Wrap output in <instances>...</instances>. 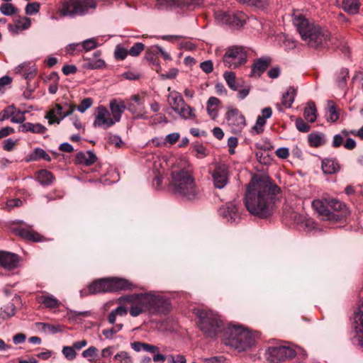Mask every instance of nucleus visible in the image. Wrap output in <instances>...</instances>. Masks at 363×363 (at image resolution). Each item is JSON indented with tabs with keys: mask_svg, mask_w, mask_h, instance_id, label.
<instances>
[{
	"mask_svg": "<svg viewBox=\"0 0 363 363\" xmlns=\"http://www.w3.org/2000/svg\"><path fill=\"white\" fill-rule=\"evenodd\" d=\"M280 189L267 178H252L247 186L245 203L248 211L261 218L269 216L274 208Z\"/></svg>",
	"mask_w": 363,
	"mask_h": 363,
	"instance_id": "1",
	"label": "nucleus"
},
{
	"mask_svg": "<svg viewBox=\"0 0 363 363\" xmlns=\"http://www.w3.org/2000/svg\"><path fill=\"white\" fill-rule=\"evenodd\" d=\"M169 189L176 196L185 201L199 199L201 190L196 182L194 168L185 160H180L170 175Z\"/></svg>",
	"mask_w": 363,
	"mask_h": 363,
	"instance_id": "2",
	"label": "nucleus"
},
{
	"mask_svg": "<svg viewBox=\"0 0 363 363\" xmlns=\"http://www.w3.org/2000/svg\"><path fill=\"white\" fill-rule=\"evenodd\" d=\"M292 22L302 40L310 48L318 50L328 48L335 45V38L331 36L328 29L306 18L299 11L294 12Z\"/></svg>",
	"mask_w": 363,
	"mask_h": 363,
	"instance_id": "3",
	"label": "nucleus"
},
{
	"mask_svg": "<svg viewBox=\"0 0 363 363\" xmlns=\"http://www.w3.org/2000/svg\"><path fill=\"white\" fill-rule=\"evenodd\" d=\"M198 321L197 325L203 334L208 338L216 339L218 334L223 333L224 322L221 316L216 311L203 308L194 309Z\"/></svg>",
	"mask_w": 363,
	"mask_h": 363,
	"instance_id": "4",
	"label": "nucleus"
},
{
	"mask_svg": "<svg viewBox=\"0 0 363 363\" xmlns=\"http://www.w3.org/2000/svg\"><path fill=\"white\" fill-rule=\"evenodd\" d=\"M223 342L238 352L249 350L255 344V335L242 326H228L221 336Z\"/></svg>",
	"mask_w": 363,
	"mask_h": 363,
	"instance_id": "5",
	"label": "nucleus"
},
{
	"mask_svg": "<svg viewBox=\"0 0 363 363\" xmlns=\"http://www.w3.org/2000/svg\"><path fill=\"white\" fill-rule=\"evenodd\" d=\"M96 8V3L94 0H64L57 12L61 17L74 18L84 16Z\"/></svg>",
	"mask_w": 363,
	"mask_h": 363,
	"instance_id": "6",
	"label": "nucleus"
},
{
	"mask_svg": "<svg viewBox=\"0 0 363 363\" xmlns=\"http://www.w3.org/2000/svg\"><path fill=\"white\" fill-rule=\"evenodd\" d=\"M118 301L120 303L130 305L129 313L133 317H138L146 312L149 313L147 293L123 296L119 298Z\"/></svg>",
	"mask_w": 363,
	"mask_h": 363,
	"instance_id": "7",
	"label": "nucleus"
},
{
	"mask_svg": "<svg viewBox=\"0 0 363 363\" xmlns=\"http://www.w3.org/2000/svg\"><path fill=\"white\" fill-rule=\"evenodd\" d=\"M215 18L220 24L238 28L242 26L247 19L246 15L242 11H223L218 10L215 12Z\"/></svg>",
	"mask_w": 363,
	"mask_h": 363,
	"instance_id": "8",
	"label": "nucleus"
},
{
	"mask_svg": "<svg viewBox=\"0 0 363 363\" xmlns=\"http://www.w3.org/2000/svg\"><path fill=\"white\" fill-rule=\"evenodd\" d=\"M296 351L291 347L279 345L270 347L266 351V358L271 363H280L296 356Z\"/></svg>",
	"mask_w": 363,
	"mask_h": 363,
	"instance_id": "9",
	"label": "nucleus"
},
{
	"mask_svg": "<svg viewBox=\"0 0 363 363\" xmlns=\"http://www.w3.org/2000/svg\"><path fill=\"white\" fill-rule=\"evenodd\" d=\"M225 67L235 69L247 61V52L242 47L233 46L229 48L223 57Z\"/></svg>",
	"mask_w": 363,
	"mask_h": 363,
	"instance_id": "10",
	"label": "nucleus"
},
{
	"mask_svg": "<svg viewBox=\"0 0 363 363\" xmlns=\"http://www.w3.org/2000/svg\"><path fill=\"white\" fill-rule=\"evenodd\" d=\"M208 173L211 176L212 182L216 189H222L229 182V168L225 163H216L212 168L209 169Z\"/></svg>",
	"mask_w": 363,
	"mask_h": 363,
	"instance_id": "11",
	"label": "nucleus"
},
{
	"mask_svg": "<svg viewBox=\"0 0 363 363\" xmlns=\"http://www.w3.org/2000/svg\"><path fill=\"white\" fill-rule=\"evenodd\" d=\"M147 298L150 314H165L169 311L170 304L168 299L164 296L150 291L147 293Z\"/></svg>",
	"mask_w": 363,
	"mask_h": 363,
	"instance_id": "12",
	"label": "nucleus"
},
{
	"mask_svg": "<svg viewBox=\"0 0 363 363\" xmlns=\"http://www.w3.org/2000/svg\"><path fill=\"white\" fill-rule=\"evenodd\" d=\"M226 119L232 131L235 133L240 132L245 125V116L236 108H232L227 112Z\"/></svg>",
	"mask_w": 363,
	"mask_h": 363,
	"instance_id": "13",
	"label": "nucleus"
},
{
	"mask_svg": "<svg viewBox=\"0 0 363 363\" xmlns=\"http://www.w3.org/2000/svg\"><path fill=\"white\" fill-rule=\"evenodd\" d=\"M111 113L104 106H100L96 109L95 119L93 123L94 127H99L104 129L110 128L114 125V121L111 120Z\"/></svg>",
	"mask_w": 363,
	"mask_h": 363,
	"instance_id": "14",
	"label": "nucleus"
},
{
	"mask_svg": "<svg viewBox=\"0 0 363 363\" xmlns=\"http://www.w3.org/2000/svg\"><path fill=\"white\" fill-rule=\"evenodd\" d=\"M219 215L229 223H236L240 218V214L235 202H228L218 210Z\"/></svg>",
	"mask_w": 363,
	"mask_h": 363,
	"instance_id": "15",
	"label": "nucleus"
},
{
	"mask_svg": "<svg viewBox=\"0 0 363 363\" xmlns=\"http://www.w3.org/2000/svg\"><path fill=\"white\" fill-rule=\"evenodd\" d=\"M105 292H111L109 278H104L92 282L88 286L87 291L82 290L80 294L82 296H84L89 294Z\"/></svg>",
	"mask_w": 363,
	"mask_h": 363,
	"instance_id": "16",
	"label": "nucleus"
},
{
	"mask_svg": "<svg viewBox=\"0 0 363 363\" xmlns=\"http://www.w3.org/2000/svg\"><path fill=\"white\" fill-rule=\"evenodd\" d=\"M21 259L17 254L0 251V266L6 270H13L19 266Z\"/></svg>",
	"mask_w": 363,
	"mask_h": 363,
	"instance_id": "17",
	"label": "nucleus"
},
{
	"mask_svg": "<svg viewBox=\"0 0 363 363\" xmlns=\"http://www.w3.org/2000/svg\"><path fill=\"white\" fill-rule=\"evenodd\" d=\"M354 328L357 333L354 340L363 348V301L354 315Z\"/></svg>",
	"mask_w": 363,
	"mask_h": 363,
	"instance_id": "18",
	"label": "nucleus"
},
{
	"mask_svg": "<svg viewBox=\"0 0 363 363\" xmlns=\"http://www.w3.org/2000/svg\"><path fill=\"white\" fill-rule=\"evenodd\" d=\"M328 206L333 210V211L331 212L332 214L335 216L334 219H330L332 221L340 220L350 214V211L346 204L338 200L331 199L328 202Z\"/></svg>",
	"mask_w": 363,
	"mask_h": 363,
	"instance_id": "19",
	"label": "nucleus"
},
{
	"mask_svg": "<svg viewBox=\"0 0 363 363\" xmlns=\"http://www.w3.org/2000/svg\"><path fill=\"white\" fill-rule=\"evenodd\" d=\"M16 233L21 238L32 241V242H43L44 241L43 237L38 233L35 231L32 226L19 227L16 229Z\"/></svg>",
	"mask_w": 363,
	"mask_h": 363,
	"instance_id": "20",
	"label": "nucleus"
},
{
	"mask_svg": "<svg viewBox=\"0 0 363 363\" xmlns=\"http://www.w3.org/2000/svg\"><path fill=\"white\" fill-rule=\"evenodd\" d=\"M109 108L111 115L112 116L111 120L114 121V124L121 121L122 113L126 109V106L123 101H118L113 99L109 103Z\"/></svg>",
	"mask_w": 363,
	"mask_h": 363,
	"instance_id": "21",
	"label": "nucleus"
},
{
	"mask_svg": "<svg viewBox=\"0 0 363 363\" xmlns=\"http://www.w3.org/2000/svg\"><path fill=\"white\" fill-rule=\"evenodd\" d=\"M110 279L111 292L121 290H133L135 285L128 279L111 277Z\"/></svg>",
	"mask_w": 363,
	"mask_h": 363,
	"instance_id": "22",
	"label": "nucleus"
},
{
	"mask_svg": "<svg viewBox=\"0 0 363 363\" xmlns=\"http://www.w3.org/2000/svg\"><path fill=\"white\" fill-rule=\"evenodd\" d=\"M63 107L59 104H56L45 114V118L48 121L49 125L60 124L64 119Z\"/></svg>",
	"mask_w": 363,
	"mask_h": 363,
	"instance_id": "23",
	"label": "nucleus"
},
{
	"mask_svg": "<svg viewBox=\"0 0 363 363\" xmlns=\"http://www.w3.org/2000/svg\"><path fill=\"white\" fill-rule=\"evenodd\" d=\"M270 57H261L253 63L250 77H259L271 63Z\"/></svg>",
	"mask_w": 363,
	"mask_h": 363,
	"instance_id": "24",
	"label": "nucleus"
},
{
	"mask_svg": "<svg viewBox=\"0 0 363 363\" xmlns=\"http://www.w3.org/2000/svg\"><path fill=\"white\" fill-rule=\"evenodd\" d=\"M96 155L92 151L79 152L76 155V162L85 166H90L96 162Z\"/></svg>",
	"mask_w": 363,
	"mask_h": 363,
	"instance_id": "25",
	"label": "nucleus"
},
{
	"mask_svg": "<svg viewBox=\"0 0 363 363\" xmlns=\"http://www.w3.org/2000/svg\"><path fill=\"white\" fill-rule=\"evenodd\" d=\"M322 169L325 174H333L340 171V165L334 158H325L322 160Z\"/></svg>",
	"mask_w": 363,
	"mask_h": 363,
	"instance_id": "26",
	"label": "nucleus"
},
{
	"mask_svg": "<svg viewBox=\"0 0 363 363\" xmlns=\"http://www.w3.org/2000/svg\"><path fill=\"white\" fill-rule=\"evenodd\" d=\"M312 206L313 208L323 217V218L330 220L334 219V216L332 212L328 209V206L321 200L317 199L312 202Z\"/></svg>",
	"mask_w": 363,
	"mask_h": 363,
	"instance_id": "27",
	"label": "nucleus"
},
{
	"mask_svg": "<svg viewBox=\"0 0 363 363\" xmlns=\"http://www.w3.org/2000/svg\"><path fill=\"white\" fill-rule=\"evenodd\" d=\"M35 179L41 185L49 186L53 182L55 177L47 169H41L35 173Z\"/></svg>",
	"mask_w": 363,
	"mask_h": 363,
	"instance_id": "28",
	"label": "nucleus"
},
{
	"mask_svg": "<svg viewBox=\"0 0 363 363\" xmlns=\"http://www.w3.org/2000/svg\"><path fill=\"white\" fill-rule=\"evenodd\" d=\"M46 130L47 128L40 123H26L19 127V131L25 133H44Z\"/></svg>",
	"mask_w": 363,
	"mask_h": 363,
	"instance_id": "29",
	"label": "nucleus"
},
{
	"mask_svg": "<svg viewBox=\"0 0 363 363\" xmlns=\"http://www.w3.org/2000/svg\"><path fill=\"white\" fill-rule=\"evenodd\" d=\"M308 141L310 146L318 147L323 145L325 142V136L322 133L313 132L308 135Z\"/></svg>",
	"mask_w": 363,
	"mask_h": 363,
	"instance_id": "30",
	"label": "nucleus"
},
{
	"mask_svg": "<svg viewBox=\"0 0 363 363\" xmlns=\"http://www.w3.org/2000/svg\"><path fill=\"white\" fill-rule=\"evenodd\" d=\"M39 303L43 304L46 308L55 309L60 306V302L52 295H43L38 298Z\"/></svg>",
	"mask_w": 363,
	"mask_h": 363,
	"instance_id": "31",
	"label": "nucleus"
},
{
	"mask_svg": "<svg viewBox=\"0 0 363 363\" xmlns=\"http://www.w3.org/2000/svg\"><path fill=\"white\" fill-rule=\"evenodd\" d=\"M36 326L40 330L41 332L48 334H55L57 333L62 332V328L60 325H51L46 323H36Z\"/></svg>",
	"mask_w": 363,
	"mask_h": 363,
	"instance_id": "32",
	"label": "nucleus"
},
{
	"mask_svg": "<svg viewBox=\"0 0 363 363\" xmlns=\"http://www.w3.org/2000/svg\"><path fill=\"white\" fill-rule=\"evenodd\" d=\"M220 104V100L214 96H211L206 104L208 114L212 119H215L218 116V106Z\"/></svg>",
	"mask_w": 363,
	"mask_h": 363,
	"instance_id": "33",
	"label": "nucleus"
},
{
	"mask_svg": "<svg viewBox=\"0 0 363 363\" xmlns=\"http://www.w3.org/2000/svg\"><path fill=\"white\" fill-rule=\"evenodd\" d=\"M316 112L315 103L313 101L308 102L303 111L304 118L310 123L315 122L317 118Z\"/></svg>",
	"mask_w": 363,
	"mask_h": 363,
	"instance_id": "34",
	"label": "nucleus"
},
{
	"mask_svg": "<svg viewBox=\"0 0 363 363\" xmlns=\"http://www.w3.org/2000/svg\"><path fill=\"white\" fill-rule=\"evenodd\" d=\"M100 56V51L95 52L94 57L88 60L86 67L89 69H100L105 67L106 63L102 59L99 58Z\"/></svg>",
	"mask_w": 363,
	"mask_h": 363,
	"instance_id": "35",
	"label": "nucleus"
},
{
	"mask_svg": "<svg viewBox=\"0 0 363 363\" xmlns=\"http://www.w3.org/2000/svg\"><path fill=\"white\" fill-rule=\"evenodd\" d=\"M360 3L359 0H343L342 9L350 14H357L359 12Z\"/></svg>",
	"mask_w": 363,
	"mask_h": 363,
	"instance_id": "36",
	"label": "nucleus"
},
{
	"mask_svg": "<svg viewBox=\"0 0 363 363\" xmlns=\"http://www.w3.org/2000/svg\"><path fill=\"white\" fill-rule=\"evenodd\" d=\"M168 102L174 111H179V108L184 104L185 101L178 92H172L168 96Z\"/></svg>",
	"mask_w": 363,
	"mask_h": 363,
	"instance_id": "37",
	"label": "nucleus"
},
{
	"mask_svg": "<svg viewBox=\"0 0 363 363\" xmlns=\"http://www.w3.org/2000/svg\"><path fill=\"white\" fill-rule=\"evenodd\" d=\"M296 94V89L294 87H289L286 91L283 94L281 104L285 108H291L294 101V98Z\"/></svg>",
	"mask_w": 363,
	"mask_h": 363,
	"instance_id": "38",
	"label": "nucleus"
},
{
	"mask_svg": "<svg viewBox=\"0 0 363 363\" xmlns=\"http://www.w3.org/2000/svg\"><path fill=\"white\" fill-rule=\"evenodd\" d=\"M40 159H43L48 162L51 160L50 156L44 150L38 147L30 154L28 161H36Z\"/></svg>",
	"mask_w": 363,
	"mask_h": 363,
	"instance_id": "39",
	"label": "nucleus"
},
{
	"mask_svg": "<svg viewBox=\"0 0 363 363\" xmlns=\"http://www.w3.org/2000/svg\"><path fill=\"white\" fill-rule=\"evenodd\" d=\"M223 77L228 86L233 91H237L242 86L236 82L235 74L233 72H225Z\"/></svg>",
	"mask_w": 363,
	"mask_h": 363,
	"instance_id": "40",
	"label": "nucleus"
},
{
	"mask_svg": "<svg viewBox=\"0 0 363 363\" xmlns=\"http://www.w3.org/2000/svg\"><path fill=\"white\" fill-rule=\"evenodd\" d=\"M176 113H177L180 117L188 119L195 117V114L194 113V108L191 107L190 106L187 105L186 103H184V105L180 106L179 108V111H174Z\"/></svg>",
	"mask_w": 363,
	"mask_h": 363,
	"instance_id": "41",
	"label": "nucleus"
},
{
	"mask_svg": "<svg viewBox=\"0 0 363 363\" xmlns=\"http://www.w3.org/2000/svg\"><path fill=\"white\" fill-rule=\"evenodd\" d=\"M157 52L156 45L148 47L145 51V58L152 65L159 66L157 57Z\"/></svg>",
	"mask_w": 363,
	"mask_h": 363,
	"instance_id": "42",
	"label": "nucleus"
},
{
	"mask_svg": "<svg viewBox=\"0 0 363 363\" xmlns=\"http://www.w3.org/2000/svg\"><path fill=\"white\" fill-rule=\"evenodd\" d=\"M327 108L328 116L327 117L328 121L335 122L339 118V113L337 111L335 103L328 100L327 102Z\"/></svg>",
	"mask_w": 363,
	"mask_h": 363,
	"instance_id": "43",
	"label": "nucleus"
},
{
	"mask_svg": "<svg viewBox=\"0 0 363 363\" xmlns=\"http://www.w3.org/2000/svg\"><path fill=\"white\" fill-rule=\"evenodd\" d=\"M82 355L84 358H87L89 362L94 363L96 362V357L98 355V349L96 347L91 346L86 350H84Z\"/></svg>",
	"mask_w": 363,
	"mask_h": 363,
	"instance_id": "44",
	"label": "nucleus"
},
{
	"mask_svg": "<svg viewBox=\"0 0 363 363\" xmlns=\"http://www.w3.org/2000/svg\"><path fill=\"white\" fill-rule=\"evenodd\" d=\"M239 3L255 6L257 9H264L268 5V0H237Z\"/></svg>",
	"mask_w": 363,
	"mask_h": 363,
	"instance_id": "45",
	"label": "nucleus"
},
{
	"mask_svg": "<svg viewBox=\"0 0 363 363\" xmlns=\"http://www.w3.org/2000/svg\"><path fill=\"white\" fill-rule=\"evenodd\" d=\"M180 4V0H157L156 6L158 9H164L172 6H177Z\"/></svg>",
	"mask_w": 363,
	"mask_h": 363,
	"instance_id": "46",
	"label": "nucleus"
},
{
	"mask_svg": "<svg viewBox=\"0 0 363 363\" xmlns=\"http://www.w3.org/2000/svg\"><path fill=\"white\" fill-rule=\"evenodd\" d=\"M1 311L4 314L1 313L4 318H11L16 313V306L13 303L10 302L1 308Z\"/></svg>",
	"mask_w": 363,
	"mask_h": 363,
	"instance_id": "47",
	"label": "nucleus"
},
{
	"mask_svg": "<svg viewBox=\"0 0 363 363\" xmlns=\"http://www.w3.org/2000/svg\"><path fill=\"white\" fill-rule=\"evenodd\" d=\"M16 9L11 3H6L1 4L0 6V11L5 16H11L16 12Z\"/></svg>",
	"mask_w": 363,
	"mask_h": 363,
	"instance_id": "48",
	"label": "nucleus"
},
{
	"mask_svg": "<svg viewBox=\"0 0 363 363\" xmlns=\"http://www.w3.org/2000/svg\"><path fill=\"white\" fill-rule=\"evenodd\" d=\"M62 354L67 360H73L76 358L77 352L73 347L64 346L62 350Z\"/></svg>",
	"mask_w": 363,
	"mask_h": 363,
	"instance_id": "49",
	"label": "nucleus"
},
{
	"mask_svg": "<svg viewBox=\"0 0 363 363\" xmlns=\"http://www.w3.org/2000/svg\"><path fill=\"white\" fill-rule=\"evenodd\" d=\"M144 49L145 45L142 43H136L130 48L128 54L133 57H137Z\"/></svg>",
	"mask_w": 363,
	"mask_h": 363,
	"instance_id": "50",
	"label": "nucleus"
},
{
	"mask_svg": "<svg viewBox=\"0 0 363 363\" xmlns=\"http://www.w3.org/2000/svg\"><path fill=\"white\" fill-rule=\"evenodd\" d=\"M93 104V99L91 98H85L84 99L80 104L77 107V110L80 113L85 112L88 108H89Z\"/></svg>",
	"mask_w": 363,
	"mask_h": 363,
	"instance_id": "51",
	"label": "nucleus"
},
{
	"mask_svg": "<svg viewBox=\"0 0 363 363\" xmlns=\"http://www.w3.org/2000/svg\"><path fill=\"white\" fill-rule=\"evenodd\" d=\"M40 4L37 2L29 3L26 7V13L27 15H34L39 11Z\"/></svg>",
	"mask_w": 363,
	"mask_h": 363,
	"instance_id": "52",
	"label": "nucleus"
},
{
	"mask_svg": "<svg viewBox=\"0 0 363 363\" xmlns=\"http://www.w3.org/2000/svg\"><path fill=\"white\" fill-rule=\"evenodd\" d=\"M296 128L302 133H307L310 130L311 126L308 125L301 118H298L296 121Z\"/></svg>",
	"mask_w": 363,
	"mask_h": 363,
	"instance_id": "53",
	"label": "nucleus"
},
{
	"mask_svg": "<svg viewBox=\"0 0 363 363\" xmlns=\"http://www.w3.org/2000/svg\"><path fill=\"white\" fill-rule=\"evenodd\" d=\"M98 46V43L95 38H89L85 40L82 43V47L84 50L89 51L92 49L96 48Z\"/></svg>",
	"mask_w": 363,
	"mask_h": 363,
	"instance_id": "54",
	"label": "nucleus"
},
{
	"mask_svg": "<svg viewBox=\"0 0 363 363\" xmlns=\"http://www.w3.org/2000/svg\"><path fill=\"white\" fill-rule=\"evenodd\" d=\"M256 157L259 163L263 164H268L271 162V158L269 154L266 152H257Z\"/></svg>",
	"mask_w": 363,
	"mask_h": 363,
	"instance_id": "55",
	"label": "nucleus"
},
{
	"mask_svg": "<svg viewBox=\"0 0 363 363\" xmlns=\"http://www.w3.org/2000/svg\"><path fill=\"white\" fill-rule=\"evenodd\" d=\"M115 359L120 361L121 363H132L130 357L126 352H120L115 355Z\"/></svg>",
	"mask_w": 363,
	"mask_h": 363,
	"instance_id": "56",
	"label": "nucleus"
},
{
	"mask_svg": "<svg viewBox=\"0 0 363 363\" xmlns=\"http://www.w3.org/2000/svg\"><path fill=\"white\" fill-rule=\"evenodd\" d=\"M194 150L196 152V157L198 158L205 157L208 155L206 148L202 144H196L194 147Z\"/></svg>",
	"mask_w": 363,
	"mask_h": 363,
	"instance_id": "57",
	"label": "nucleus"
},
{
	"mask_svg": "<svg viewBox=\"0 0 363 363\" xmlns=\"http://www.w3.org/2000/svg\"><path fill=\"white\" fill-rule=\"evenodd\" d=\"M349 77V71L346 68L341 69L340 76L338 77L337 83L340 86L345 84L347 79Z\"/></svg>",
	"mask_w": 363,
	"mask_h": 363,
	"instance_id": "58",
	"label": "nucleus"
},
{
	"mask_svg": "<svg viewBox=\"0 0 363 363\" xmlns=\"http://www.w3.org/2000/svg\"><path fill=\"white\" fill-rule=\"evenodd\" d=\"M11 122L14 123H22L26 120V118L23 116V113L19 110L13 113V115H11Z\"/></svg>",
	"mask_w": 363,
	"mask_h": 363,
	"instance_id": "59",
	"label": "nucleus"
},
{
	"mask_svg": "<svg viewBox=\"0 0 363 363\" xmlns=\"http://www.w3.org/2000/svg\"><path fill=\"white\" fill-rule=\"evenodd\" d=\"M128 54V50L124 48L117 47L115 50V57L118 60H124Z\"/></svg>",
	"mask_w": 363,
	"mask_h": 363,
	"instance_id": "60",
	"label": "nucleus"
},
{
	"mask_svg": "<svg viewBox=\"0 0 363 363\" xmlns=\"http://www.w3.org/2000/svg\"><path fill=\"white\" fill-rule=\"evenodd\" d=\"M31 25V21L29 18L24 17L22 19L17 21L16 26L18 28H21L23 30L28 28Z\"/></svg>",
	"mask_w": 363,
	"mask_h": 363,
	"instance_id": "61",
	"label": "nucleus"
},
{
	"mask_svg": "<svg viewBox=\"0 0 363 363\" xmlns=\"http://www.w3.org/2000/svg\"><path fill=\"white\" fill-rule=\"evenodd\" d=\"M201 69L206 74L212 72L213 65L211 60H206L200 64Z\"/></svg>",
	"mask_w": 363,
	"mask_h": 363,
	"instance_id": "62",
	"label": "nucleus"
},
{
	"mask_svg": "<svg viewBox=\"0 0 363 363\" xmlns=\"http://www.w3.org/2000/svg\"><path fill=\"white\" fill-rule=\"evenodd\" d=\"M108 143L110 144L114 145L117 147H121L123 144V142L122 141L121 138L116 135H111L108 137Z\"/></svg>",
	"mask_w": 363,
	"mask_h": 363,
	"instance_id": "63",
	"label": "nucleus"
},
{
	"mask_svg": "<svg viewBox=\"0 0 363 363\" xmlns=\"http://www.w3.org/2000/svg\"><path fill=\"white\" fill-rule=\"evenodd\" d=\"M276 155L281 159H286L289 156V150L287 147H279L276 150Z\"/></svg>",
	"mask_w": 363,
	"mask_h": 363,
	"instance_id": "64",
	"label": "nucleus"
}]
</instances>
